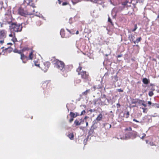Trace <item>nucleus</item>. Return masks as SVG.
<instances>
[{
  "instance_id": "f257e3e1",
  "label": "nucleus",
  "mask_w": 159,
  "mask_h": 159,
  "mask_svg": "<svg viewBox=\"0 0 159 159\" xmlns=\"http://www.w3.org/2000/svg\"><path fill=\"white\" fill-rule=\"evenodd\" d=\"M7 23L10 25L9 29L11 32L13 33V35H15L14 32H20L22 29V23L18 24L17 23H12L11 21H7Z\"/></svg>"
},
{
  "instance_id": "f03ea898",
  "label": "nucleus",
  "mask_w": 159,
  "mask_h": 159,
  "mask_svg": "<svg viewBox=\"0 0 159 159\" xmlns=\"http://www.w3.org/2000/svg\"><path fill=\"white\" fill-rule=\"evenodd\" d=\"M55 67L62 71H63L65 69L64 63L62 61L59 60L56 61Z\"/></svg>"
},
{
  "instance_id": "7ed1b4c3",
  "label": "nucleus",
  "mask_w": 159,
  "mask_h": 159,
  "mask_svg": "<svg viewBox=\"0 0 159 159\" xmlns=\"http://www.w3.org/2000/svg\"><path fill=\"white\" fill-rule=\"evenodd\" d=\"M81 69L82 67H80L79 68L77 69V71L78 73V74L80 75L82 78L85 79L87 78L88 77V75L86 74L85 71L80 72Z\"/></svg>"
},
{
  "instance_id": "20e7f679",
  "label": "nucleus",
  "mask_w": 159,
  "mask_h": 159,
  "mask_svg": "<svg viewBox=\"0 0 159 159\" xmlns=\"http://www.w3.org/2000/svg\"><path fill=\"white\" fill-rule=\"evenodd\" d=\"M18 13L20 15L24 16H25L27 15H31L32 14V13L29 12L22 8H20L19 9Z\"/></svg>"
},
{
  "instance_id": "39448f33",
  "label": "nucleus",
  "mask_w": 159,
  "mask_h": 159,
  "mask_svg": "<svg viewBox=\"0 0 159 159\" xmlns=\"http://www.w3.org/2000/svg\"><path fill=\"white\" fill-rule=\"evenodd\" d=\"M6 37V32L5 30H0V39H3Z\"/></svg>"
},
{
  "instance_id": "423d86ee",
  "label": "nucleus",
  "mask_w": 159,
  "mask_h": 159,
  "mask_svg": "<svg viewBox=\"0 0 159 159\" xmlns=\"http://www.w3.org/2000/svg\"><path fill=\"white\" fill-rule=\"evenodd\" d=\"M132 133V132H128L125 134V136L123 138H121V139H129L131 136Z\"/></svg>"
},
{
  "instance_id": "0eeeda50",
  "label": "nucleus",
  "mask_w": 159,
  "mask_h": 159,
  "mask_svg": "<svg viewBox=\"0 0 159 159\" xmlns=\"http://www.w3.org/2000/svg\"><path fill=\"white\" fill-rule=\"evenodd\" d=\"M83 122L84 120H83L82 119H80V121L76 119L74 121V124L76 126L80 125H81L82 122Z\"/></svg>"
},
{
  "instance_id": "6e6552de",
  "label": "nucleus",
  "mask_w": 159,
  "mask_h": 159,
  "mask_svg": "<svg viewBox=\"0 0 159 159\" xmlns=\"http://www.w3.org/2000/svg\"><path fill=\"white\" fill-rule=\"evenodd\" d=\"M79 115V114L77 112L73 113L72 112H70V116L71 118H75Z\"/></svg>"
},
{
  "instance_id": "1a4fd4ad",
  "label": "nucleus",
  "mask_w": 159,
  "mask_h": 159,
  "mask_svg": "<svg viewBox=\"0 0 159 159\" xmlns=\"http://www.w3.org/2000/svg\"><path fill=\"white\" fill-rule=\"evenodd\" d=\"M103 125L104 127L107 129L110 128L111 127V125L107 123L103 124Z\"/></svg>"
},
{
  "instance_id": "9d476101",
  "label": "nucleus",
  "mask_w": 159,
  "mask_h": 159,
  "mask_svg": "<svg viewBox=\"0 0 159 159\" xmlns=\"http://www.w3.org/2000/svg\"><path fill=\"white\" fill-rule=\"evenodd\" d=\"M102 115L100 113L97 116L96 120H97V121H100L102 120Z\"/></svg>"
},
{
  "instance_id": "9b49d317",
  "label": "nucleus",
  "mask_w": 159,
  "mask_h": 159,
  "mask_svg": "<svg viewBox=\"0 0 159 159\" xmlns=\"http://www.w3.org/2000/svg\"><path fill=\"white\" fill-rule=\"evenodd\" d=\"M142 81L144 84H148L149 82V80L146 78H144L143 79Z\"/></svg>"
},
{
  "instance_id": "f8f14e48",
  "label": "nucleus",
  "mask_w": 159,
  "mask_h": 159,
  "mask_svg": "<svg viewBox=\"0 0 159 159\" xmlns=\"http://www.w3.org/2000/svg\"><path fill=\"white\" fill-rule=\"evenodd\" d=\"M129 38L131 42L132 41L134 43V41H135L134 39L135 38V37L134 36L132 35H129Z\"/></svg>"
},
{
  "instance_id": "ddd939ff",
  "label": "nucleus",
  "mask_w": 159,
  "mask_h": 159,
  "mask_svg": "<svg viewBox=\"0 0 159 159\" xmlns=\"http://www.w3.org/2000/svg\"><path fill=\"white\" fill-rule=\"evenodd\" d=\"M64 30L63 29H61L60 31V34L62 37H66L64 34Z\"/></svg>"
},
{
  "instance_id": "4468645a",
  "label": "nucleus",
  "mask_w": 159,
  "mask_h": 159,
  "mask_svg": "<svg viewBox=\"0 0 159 159\" xmlns=\"http://www.w3.org/2000/svg\"><path fill=\"white\" fill-rule=\"evenodd\" d=\"M81 1V0H72L71 1L73 5H75L77 3L80 2Z\"/></svg>"
},
{
  "instance_id": "2eb2a0df",
  "label": "nucleus",
  "mask_w": 159,
  "mask_h": 159,
  "mask_svg": "<svg viewBox=\"0 0 159 159\" xmlns=\"http://www.w3.org/2000/svg\"><path fill=\"white\" fill-rule=\"evenodd\" d=\"M141 39V37H139L136 39L135 41H134V43L135 44L136 43H138L139 42H140Z\"/></svg>"
},
{
  "instance_id": "dca6fc26",
  "label": "nucleus",
  "mask_w": 159,
  "mask_h": 159,
  "mask_svg": "<svg viewBox=\"0 0 159 159\" xmlns=\"http://www.w3.org/2000/svg\"><path fill=\"white\" fill-rule=\"evenodd\" d=\"M17 52L20 54H21L20 58L22 60H23L26 57V56H25L24 54H21L20 52Z\"/></svg>"
},
{
  "instance_id": "f3484780",
  "label": "nucleus",
  "mask_w": 159,
  "mask_h": 159,
  "mask_svg": "<svg viewBox=\"0 0 159 159\" xmlns=\"http://www.w3.org/2000/svg\"><path fill=\"white\" fill-rule=\"evenodd\" d=\"M68 137L70 139L72 140L74 138V135L72 133H70L68 134Z\"/></svg>"
},
{
  "instance_id": "a211bd4d",
  "label": "nucleus",
  "mask_w": 159,
  "mask_h": 159,
  "mask_svg": "<svg viewBox=\"0 0 159 159\" xmlns=\"http://www.w3.org/2000/svg\"><path fill=\"white\" fill-rule=\"evenodd\" d=\"M152 106L155 107L159 108V104L157 103H152Z\"/></svg>"
},
{
  "instance_id": "6ab92c4d",
  "label": "nucleus",
  "mask_w": 159,
  "mask_h": 159,
  "mask_svg": "<svg viewBox=\"0 0 159 159\" xmlns=\"http://www.w3.org/2000/svg\"><path fill=\"white\" fill-rule=\"evenodd\" d=\"M90 90L89 89H88V90H86V91H85V92L82 93V94L83 95H87L88 93H89L90 92Z\"/></svg>"
},
{
  "instance_id": "aec40b11",
  "label": "nucleus",
  "mask_w": 159,
  "mask_h": 159,
  "mask_svg": "<svg viewBox=\"0 0 159 159\" xmlns=\"http://www.w3.org/2000/svg\"><path fill=\"white\" fill-rule=\"evenodd\" d=\"M33 55V52H31L30 53V54H29V58L30 59H31V60L32 59H33V56H32Z\"/></svg>"
},
{
  "instance_id": "412c9836",
  "label": "nucleus",
  "mask_w": 159,
  "mask_h": 159,
  "mask_svg": "<svg viewBox=\"0 0 159 159\" xmlns=\"http://www.w3.org/2000/svg\"><path fill=\"white\" fill-rule=\"evenodd\" d=\"M114 12L115 13H116V8H114L111 11V14L113 15Z\"/></svg>"
},
{
  "instance_id": "4be33fe9",
  "label": "nucleus",
  "mask_w": 159,
  "mask_h": 159,
  "mask_svg": "<svg viewBox=\"0 0 159 159\" xmlns=\"http://www.w3.org/2000/svg\"><path fill=\"white\" fill-rule=\"evenodd\" d=\"M102 87L101 86H97L96 85L94 86L93 88L94 89H100Z\"/></svg>"
},
{
  "instance_id": "5701e85b",
  "label": "nucleus",
  "mask_w": 159,
  "mask_h": 159,
  "mask_svg": "<svg viewBox=\"0 0 159 159\" xmlns=\"http://www.w3.org/2000/svg\"><path fill=\"white\" fill-rule=\"evenodd\" d=\"M148 95L149 96L152 97L153 95V93L152 91H150L149 92Z\"/></svg>"
},
{
  "instance_id": "b1692460",
  "label": "nucleus",
  "mask_w": 159,
  "mask_h": 159,
  "mask_svg": "<svg viewBox=\"0 0 159 159\" xmlns=\"http://www.w3.org/2000/svg\"><path fill=\"white\" fill-rule=\"evenodd\" d=\"M108 21L111 23L112 24V22L110 18L109 17L108 18Z\"/></svg>"
},
{
  "instance_id": "393cba45",
  "label": "nucleus",
  "mask_w": 159,
  "mask_h": 159,
  "mask_svg": "<svg viewBox=\"0 0 159 159\" xmlns=\"http://www.w3.org/2000/svg\"><path fill=\"white\" fill-rule=\"evenodd\" d=\"M137 25H135L134 28L133 29V31H135L137 29Z\"/></svg>"
},
{
  "instance_id": "a878e982",
  "label": "nucleus",
  "mask_w": 159,
  "mask_h": 159,
  "mask_svg": "<svg viewBox=\"0 0 159 159\" xmlns=\"http://www.w3.org/2000/svg\"><path fill=\"white\" fill-rule=\"evenodd\" d=\"M114 79L115 81H117L118 80V77L116 75L114 77Z\"/></svg>"
},
{
  "instance_id": "bb28decb",
  "label": "nucleus",
  "mask_w": 159,
  "mask_h": 159,
  "mask_svg": "<svg viewBox=\"0 0 159 159\" xmlns=\"http://www.w3.org/2000/svg\"><path fill=\"white\" fill-rule=\"evenodd\" d=\"M85 113V110H83L81 112V114H80V115H83Z\"/></svg>"
},
{
  "instance_id": "cd10ccee",
  "label": "nucleus",
  "mask_w": 159,
  "mask_h": 159,
  "mask_svg": "<svg viewBox=\"0 0 159 159\" xmlns=\"http://www.w3.org/2000/svg\"><path fill=\"white\" fill-rule=\"evenodd\" d=\"M125 130L131 131L132 130V129L131 127H129V128L126 129Z\"/></svg>"
},
{
  "instance_id": "c85d7f7f",
  "label": "nucleus",
  "mask_w": 159,
  "mask_h": 159,
  "mask_svg": "<svg viewBox=\"0 0 159 159\" xmlns=\"http://www.w3.org/2000/svg\"><path fill=\"white\" fill-rule=\"evenodd\" d=\"M117 90L119 92H123V90L121 89H117Z\"/></svg>"
},
{
  "instance_id": "c756f323",
  "label": "nucleus",
  "mask_w": 159,
  "mask_h": 159,
  "mask_svg": "<svg viewBox=\"0 0 159 159\" xmlns=\"http://www.w3.org/2000/svg\"><path fill=\"white\" fill-rule=\"evenodd\" d=\"M30 5L31 7L33 8V9L35 7V5L34 4H30Z\"/></svg>"
},
{
  "instance_id": "7c9ffc66",
  "label": "nucleus",
  "mask_w": 159,
  "mask_h": 159,
  "mask_svg": "<svg viewBox=\"0 0 159 159\" xmlns=\"http://www.w3.org/2000/svg\"><path fill=\"white\" fill-rule=\"evenodd\" d=\"M148 104L149 106L151 105L152 106V103L150 101H148Z\"/></svg>"
},
{
  "instance_id": "2f4dec72",
  "label": "nucleus",
  "mask_w": 159,
  "mask_h": 159,
  "mask_svg": "<svg viewBox=\"0 0 159 159\" xmlns=\"http://www.w3.org/2000/svg\"><path fill=\"white\" fill-rule=\"evenodd\" d=\"M74 118H71V119H70V120H69V122H70V123H71L74 120Z\"/></svg>"
},
{
  "instance_id": "473e14b6",
  "label": "nucleus",
  "mask_w": 159,
  "mask_h": 159,
  "mask_svg": "<svg viewBox=\"0 0 159 159\" xmlns=\"http://www.w3.org/2000/svg\"><path fill=\"white\" fill-rule=\"evenodd\" d=\"M67 4V3L66 2H64L62 3V5H66Z\"/></svg>"
},
{
  "instance_id": "72a5a7b5",
  "label": "nucleus",
  "mask_w": 159,
  "mask_h": 159,
  "mask_svg": "<svg viewBox=\"0 0 159 159\" xmlns=\"http://www.w3.org/2000/svg\"><path fill=\"white\" fill-rule=\"evenodd\" d=\"M142 105H143V106H144V107H146L147 106V105L145 104L144 103H142Z\"/></svg>"
},
{
  "instance_id": "f704fd0d",
  "label": "nucleus",
  "mask_w": 159,
  "mask_h": 159,
  "mask_svg": "<svg viewBox=\"0 0 159 159\" xmlns=\"http://www.w3.org/2000/svg\"><path fill=\"white\" fill-rule=\"evenodd\" d=\"M33 11V12H30L31 13H32V14H34V12H35V10L34 9H33V10H32Z\"/></svg>"
},
{
  "instance_id": "c9c22d12",
  "label": "nucleus",
  "mask_w": 159,
  "mask_h": 159,
  "mask_svg": "<svg viewBox=\"0 0 159 159\" xmlns=\"http://www.w3.org/2000/svg\"><path fill=\"white\" fill-rule=\"evenodd\" d=\"M9 36H10V37H13V34L12 33H11V34H9Z\"/></svg>"
},
{
  "instance_id": "e433bc0d",
  "label": "nucleus",
  "mask_w": 159,
  "mask_h": 159,
  "mask_svg": "<svg viewBox=\"0 0 159 159\" xmlns=\"http://www.w3.org/2000/svg\"><path fill=\"white\" fill-rule=\"evenodd\" d=\"M4 43V40H2L0 41V43Z\"/></svg>"
},
{
  "instance_id": "4c0bfd02",
  "label": "nucleus",
  "mask_w": 159,
  "mask_h": 159,
  "mask_svg": "<svg viewBox=\"0 0 159 159\" xmlns=\"http://www.w3.org/2000/svg\"><path fill=\"white\" fill-rule=\"evenodd\" d=\"M133 121H135L136 122H139V121L137 120H136L135 119H133Z\"/></svg>"
},
{
  "instance_id": "58836bf2",
  "label": "nucleus",
  "mask_w": 159,
  "mask_h": 159,
  "mask_svg": "<svg viewBox=\"0 0 159 159\" xmlns=\"http://www.w3.org/2000/svg\"><path fill=\"white\" fill-rule=\"evenodd\" d=\"M122 56V55L120 54V55H118L117 56V57H121Z\"/></svg>"
},
{
  "instance_id": "ea45409f",
  "label": "nucleus",
  "mask_w": 159,
  "mask_h": 159,
  "mask_svg": "<svg viewBox=\"0 0 159 159\" xmlns=\"http://www.w3.org/2000/svg\"><path fill=\"white\" fill-rule=\"evenodd\" d=\"M109 1L110 2V3L111 4H112L113 5H114V4L112 2L111 0H109Z\"/></svg>"
},
{
  "instance_id": "a19ab883",
  "label": "nucleus",
  "mask_w": 159,
  "mask_h": 159,
  "mask_svg": "<svg viewBox=\"0 0 159 159\" xmlns=\"http://www.w3.org/2000/svg\"><path fill=\"white\" fill-rule=\"evenodd\" d=\"M88 123L87 122H86V126H88Z\"/></svg>"
},
{
  "instance_id": "79ce46f5",
  "label": "nucleus",
  "mask_w": 159,
  "mask_h": 159,
  "mask_svg": "<svg viewBox=\"0 0 159 159\" xmlns=\"http://www.w3.org/2000/svg\"><path fill=\"white\" fill-rule=\"evenodd\" d=\"M58 0L59 1V4H61V1L60 0Z\"/></svg>"
},
{
  "instance_id": "37998d69",
  "label": "nucleus",
  "mask_w": 159,
  "mask_h": 159,
  "mask_svg": "<svg viewBox=\"0 0 159 159\" xmlns=\"http://www.w3.org/2000/svg\"><path fill=\"white\" fill-rule=\"evenodd\" d=\"M66 30H67L70 33H71V32H70V31L68 29H66Z\"/></svg>"
},
{
  "instance_id": "c03bdc74",
  "label": "nucleus",
  "mask_w": 159,
  "mask_h": 159,
  "mask_svg": "<svg viewBox=\"0 0 159 159\" xmlns=\"http://www.w3.org/2000/svg\"><path fill=\"white\" fill-rule=\"evenodd\" d=\"M145 134H144V135L142 136V137L141 138L143 139L144 137H145Z\"/></svg>"
},
{
  "instance_id": "a18cd8bd",
  "label": "nucleus",
  "mask_w": 159,
  "mask_h": 159,
  "mask_svg": "<svg viewBox=\"0 0 159 159\" xmlns=\"http://www.w3.org/2000/svg\"><path fill=\"white\" fill-rule=\"evenodd\" d=\"M35 65L36 66H39V64H35Z\"/></svg>"
},
{
  "instance_id": "49530a36",
  "label": "nucleus",
  "mask_w": 159,
  "mask_h": 159,
  "mask_svg": "<svg viewBox=\"0 0 159 159\" xmlns=\"http://www.w3.org/2000/svg\"><path fill=\"white\" fill-rule=\"evenodd\" d=\"M79 34V31H77L76 33V34Z\"/></svg>"
},
{
  "instance_id": "de8ad7c7",
  "label": "nucleus",
  "mask_w": 159,
  "mask_h": 159,
  "mask_svg": "<svg viewBox=\"0 0 159 159\" xmlns=\"http://www.w3.org/2000/svg\"><path fill=\"white\" fill-rule=\"evenodd\" d=\"M142 109H143V112H145V109H144V108H143Z\"/></svg>"
},
{
  "instance_id": "09e8293b",
  "label": "nucleus",
  "mask_w": 159,
  "mask_h": 159,
  "mask_svg": "<svg viewBox=\"0 0 159 159\" xmlns=\"http://www.w3.org/2000/svg\"><path fill=\"white\" fill-rule=\"evenodd\" d=\"M0 4L1 5H2L3 4V2H0Z\"/></svg>"
},
{
  "instance_id": "8fccbe9b",
  "label": "nucleus",
  "mask_w": 159,
  "mask_h": 159,
  "mask_svg": "<svg viewBox=\"0 0 159 159\" xmlns=\"http://www.w3.org/2000/svg\"><path fill=\"white\" fill-rule=\"evenodd\" d=\"M88 117H87V116H85V117L84 118V119H86Z\"/></svg>"
},
{
  "instance_id": "3c124183",
  "label": "nucleus",
  "mask_w": 159,
  "mask_h": 159,
  "mask_svg": "<svg viewBox=\"0 0 159 159\" xmlns=\"http://www.w3.org/2000/svg\"><path fill=\"white\" fill-rule=\"evenodd\" d=\"M50 65V64L49 63H47V65L49 66Z\"/></svg>"
},
{
  "instance_id": "603ef678",
  "label": "nucleus",
  "mask_w": 159,
  "mask_h": 159,
  "mask_svg": "<svg viewBox=\"0 0 159 159\" xmlns=\"http://www.w3.org/2000/svg\"><path fill=\"white\" fill-rule=\"evenodd\" d=\"M127 115H128V116L129 115V112H127Z\"/></svg>"
},
{
  "instance_id": "864d4df0",
  "label": "nucleus",
  "mask_w": 159,
  "mask_h": 159,
  "mask_svg": "<svg viewBox=\"0 0 159 159\" xmlns=\"http://www.w3.org/2000/svg\"><path fill=\"white\" fill-rule=\"evenodd\" d=\"M7 44H12L11 43H7Z\"/></svg>"
},
{
  "instance_id": "5fc2aeb1",
  "label": "nucleus",
  "mask_w": 159,
  "mask_h": 159,
  "mask_svg": "<svg viewBox=\"0 0 159 159\" xmlns=\"http://www.w3.org/2000/svg\"><path fill=\"white\" fill-rule=\"evenodd\" d=\"M88 1H91V2H93V0H87Z\"/></svg>"
},
{
  "instance_id": "6e6d98bb",
  "label": "nucleus",
  "mask_w": 159,
  "mask_h": 159,
  "mask_svg": "<svg viewBox=\"0 0 159 159\" xmlns=\"http://www.w3.org/2000/svg\"><path fill=\"white\" fill-rule=\"evenodd\" d=\"M41 17L42 18H43V16H41Z\"/></svg>"
},
{
  "instance_id": "4d7b16f0",
  "label": "nucleus",
  "mask_w": 159,
  "mask_h": 159,
  "mask_svg": "<svg viewBox=\"0 0 159 159\" xmlns=\"http://www.w3.org/2000/svg\"><path fill=\"white\" fill-rule=\"evenodd\" d=\"M157 18H159V15L157 17Z\"/></svg>"
},
{
  "instance_id": "13d9d810",
  "label": "nucleus",
  "mask_w": 159,
  "mask_h": 159,
  "mask_svg": "<svg viewBox=\"0 0 159 159\" xmlns=\"http://www.w3.org/2000/svg\"><path fill=\"white\" fill-rule=\"evenodd\" d=\"M117 105H119V106H120V104H117Z\"/></svg>"
},
{
  "instance_id": "bf43d9fd",
  "label": "nucleus",
  "mask_w": 159,
  "mask_h": 159,
  "mask_svg": "<svg viewBox=\"0 0 159 159\" xmlns=\"http://www.w3.org/2000/svg\"><path fill=\"white\" fill-rule=\"evenodd\" d=\"M23 62L24 63H25V62L24 61H23Z\"/></svg>"
},
{
  "instance_id": "052dcab7",
  "label": "nucleus",
  "mask_w": 159,
  "mask_h": 159,
  "mask_svg": "<svg viewBox=\"0 0 159 159\" xmlns=\"http://www.w3.org/2000/svg\"><path fill=\"white\" fill-rule=\"evenodd\" d=\"M81 128H82V127H80V129H82Z\"/></svg>"
},
{
  "instance_id": "680f3d73",
  "label": "nucleus",
  "mask_w": 159,
  "mask_h": 159,
  "mask_svg": "<svg viewBox=\"0 0 159 159\" xmlns=\"http://www.w3.org/2000/svg\"><path fill=\"white\" fill-rule=\"evenodd\" d=\"M105 55L106 56H108L107 54H106Z\"/></svg>"
},
{
  "instance_id": "e2e57ef3",
  "label": "nucleus",
  "mask_w": 159,
  "mask_h": 159,
  "mask_svg": "<svg viewBox=\"0 0 159 159\" xmlns=\"http://www.w3.org/2000/svg\"><path fill=\"white\" fill-rule=\"evenodd\" d=\"M79 82H80V80H79Z\"/></svg>"
},
{
  "instance_id": "0e129e2a",
  "label": "nucleus",
  "mask_w": 159,
  "mask_h": 159,
  "mask_svg": "<svg viewBox=\"0 0 159 159\" xmlns=\"http://www.w3.org/2000/svg\"><path fill=\"white\" fill-rule=\"evenodd\" d=\"M151 86H152V84H151Z\"/></svg>"
},
{
  "instance_id": "69168bd1",
  "label": "nucleus",
  "mask_w": 159,
  "mask_h": 159,
  "mask_svg": "<svg viewBox=\"0 0 159 159\" xmlns=\"http://www.w3.org/2000/svg\"><path fill=\"white\" fill-rule=\"evenodd\" d=\"M95 2H96V0H95V1H94Z\"/></svg>"
},
{
  "instance_id": "338daca9",
  "label": "nucleus",
  "mask_w": 159,
  "mask_h": 159,
  "mask_svg": "<svg viewBox=\"0 0 159 159\" xmlns=\"http://www.w3.org/2000/svg\"><path fill=\"white\" fill-rule=\"evenodd\" d=\"M158 77H159V75Z\"/></svg>"
}]
</instances>
